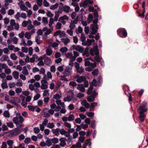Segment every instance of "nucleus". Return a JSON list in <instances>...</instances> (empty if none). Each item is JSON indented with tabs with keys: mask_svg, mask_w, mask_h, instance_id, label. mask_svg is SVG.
I'll return each mask as SVG.
<instances>
[{
	"mask_svg": "<svg viewBox=\"0 0 148 148\" xmlns=\"http://www.w3.org/2000/svg\"><path fill=\"white\" fill-rule=\"evenodd\" d=\"M147 104V103L146 102L143 103L140 105L139 108L138 110V111L140 114L139 116V119L142 122L144 121L145 117V115L143 113L146 112L147 110V108H145Z\"/></svg>",
	"mask_w": 148,
	"mask_h": 148,
	"instance_id": "1",
	"label": "nucleus"
},
{
	"mask_svg": "<svg viewBox=\"0 0 148 148\" xmlns=\"http://www.w3.org/2000/svg\"><path fill=\"white\" fill-rule=\"evenodd\" d=\"M16 116L12 119L13 123L16 125V126L23 123L24 120L20 113L17 112L16 114Z\"/></svg>",
	"mask_w": 148,
	"mask_h": 148,
	"instance_id": "2",
	"label": "nucleus"
},
{
	"mask_svg": "<svg viewBox=\"0 0 148 148\" xmlns=\"http://www.w3.org/2000/svg\"><path fill=\"white\" fill-rule=\"evenodd\" d=\"M54 112V110L52 109H49L45 108L43 110L42 114L44 117L46 118H48L50 117V114L53 115Z\"/></svg>",
	"mask_w": 148,
	"mask_h": 148,
	"instance_id": "3",
	"label": "nucleus"
},
{
	"mask_svg": "<svg viewBox=\"0 0 148 148\" xmlns=\"http://www.w3.org/2000/svg\"><path fill=\"white\" fill-rule=\"evenodd\" d=\"M98 21V18H96L93 21V24H92L90 26V29L92 30V33L95 34L97 32L98 29L97 23Z\"/></svg>",
	"mask_w": 148,
	"mask_h": 148,
	"instance_id": "4",
	"label": "nucleus"
},
{
	"mask_svg": "<svg viewBox=\"0 0 148 148\" xmlns=\"http://www.w3.org/2000/svg\"><path fill=\"white\" fill-rule=\"evenodd\" d=\"M100 84L96 79H93L92 82H91L90 84V87L87 91V93L88 95H90L93 89V86H99Z\"/></svg>",
	"mask_w": 148,
	"mask_h": 148,
	"instance_id": "5",
	"label": "nucleus"
},
{
	"mask_svg": "<svg viewBox=\"0 0 148 148\" xmlns=\"http://www.w3.org/2000/svg\"><path fill=\"white\" fill-rule=\"evenodd\" d=\"M63 75L65 76H68L72 73V67L69 66H66L63 72Z\"/></svg>",
	"mask_w": 148,
	"mask_h": 148,
	"instance_id": "6",
	"label": "nucleus"
},
{
	"mask_svg": "<svg viewBox=\"0 0 148 148\" xmlns=\"http://www.w3.org/2000/svg\"><path fill=\"white\" fill-rule=\"evenodd\" d=\"M74 65L77 73L81 74L84 72V68L82 66H80L79 64L78 63L75 62Z\"/></svg>",
	"mask_w": 148,
	"mask_h": 148,
	"instance_id": "7",
	"label": "nucleus"
},
{
	"mask_svg": "<svg viewBox=\"0 0 148 148\" xmlns=\"http://www.w3.org/2000/svg\"><path fill=\"white\" fill-rule=\"evenodd\" d=\"M70 49L71 50H76L81 53L83 52L84 51V48L79 45H72L70 47Z\"/></svg>",
	"mask_w": 148,
	"mask_h": 148,
	"instance_id": "8",
	"label": "nucleus"
},
{
	"mask_svg": "<svg viewBox=\"0 0 148 148\" xmlns=\"http://www.w3.org/2000/svg\"><path fill=\"white\" fill-rule=\"evenodd\" d=\"M75 119L74 116L72 114H70L68 117L64 116L62 118V120L64 122H66L67 121H72L74 120Z\"/></svg>",
	"mask_w": 148,
	"mask_h": 148,
	"instance_id": "9",
	"label": "nucleus"
},
{
	"mask_svg": "<svg viewBox=\"0 0 148 148\" xmlns=\"http://www.w3.org/2000/svg\"><path fill=\"white\" fill-rule=\"evenodd\" d=\"M90 53L92 56H97L99 54V51L97 46L91 48L90 49Z\"/></svg>",
	"mask_w": 148,
	"mask_h": 148,
	"instance_id": "10",
	"label": "nucleus"
},
{
	"mask_svg": "<svg viewBox=\"0 0 148 148\" xmlns=\"http://www.w3.org/2000/svg\"><path fill=\"white\" fill-rule=\"evenodd\" d=\"M91 94H92V95L87 98L88 101L89 102L94 101L95 100V97L98 95V93L95 91H92Z\"/></svg>",
	"mask_w": 148,
	"mask_h": 148,
	"instance_id": "11",
	"label": "nucleus"
},
{
	"mask_svg": "<svg viewBox=\"0 0 148 148\" xmlns=\"http://www.w3.org/2000/svg\"><path fill=\"white\" fill-rule=\"evenodd\" d=\"M67 95L70 97L72 101H77L75 96L72 90H70L67 93Z\"/></svg>",
	"mask_w": 148,
	"mask_h": 148,
	"instance_id": "12",
	"label": "nucleus"
},
{
	"mask_svg": "<svg viewBox=\"0 0 148 148\" xmlns=\"http://www.w3.org/2000/svg\"><path fill=\"white\" fill-rule=\"evenodd\" d=\"M117 33L120 36V34H122L124 37H125L127 35V33L125 29L123 28H121L118 29L117 30Z\"/></svg>",
	"mask_w": 148,
	"mask_h": 148,
	"instance_id": "13",
	"label": "nucleus"
},
{
	"mask_svg": "<svg viewBox=\"0 0 148 148\" xmlns=\"http://www.w3.org/2000/svg\"><path fill=\"white\" fill-rule=\"evenodd\" d=\"M48 122V120L47 119H45L42 121V124L40 125V130L43 131L44 129V127L47 126Z\"/></svg>",
	"mask_w": 148,
	"mask_h": 148,
	"instance_id": "14",
	"label": "nucleus"
},
{
	"mask_svg": "<svg viewBox=\"0 0 148 148\" xmlns=\"http://www.w3.org/2000/svg\"><path fill=\"white\" fill-rule=\"evenodd\" d=\"M47 84V81L43 79L41 81V88L42 90L46 89L48 88Z\"/></svg>",
	"mask_w": 148,
	"mask_h": 148,
	"instance_id": "15",
	"label": "nucleus"
},
{
	"mask_svg": "<svg viewBox=\"0 0 148 148\" xmlns=\"http://www.w3.org/2000/svg\"><path fill=\"white\" fill-rule=\"evenodd\" d=\"M78 21V18H76L74 20L71 21L69 27L71 29H73L75 27V24L77 23Z\"/></svg>",
	"mask_w": 148,
	"mask_h": 148,
	"instance_id": "16",
	"label": "nucleus"
},
{
	"mask_svg": "<svg viewBox=\"0 0 148 148\" xmlns=\"http://www.w3.org/2000/svg\"><path fill=\"white\" fill-rule=\"evenodd\" d=\"M21 130L18 128H16L14 129L11 132V134L12 136H15L18 135L21 132Z\"/></svg>",
	"mask_w": 148,
	"mask_h": 148,
	"instance_id": "17",
	"label": "nucleus"
},
{
	"mask_svg": "<svg viewBox=\"0 0 148 148\" xmlns=\"http://www.w3.org/2000/svg\"><path fill=\"white\" fill-rule=\"evenodd\" d=\"M65 34L63 32H61L60 30L56 31L54 34V36H57L59 35L60 38L64 37L65 35Z\"/></svg>",
	"mask_w": 148,
	"mask_h": 148,
	"instance_id": "18",
	"label": "nucleus"
},
{
	"mask_svg": "<svg viewBox=\"0 0 148 148\" xmlns=\"http://www.w3.org/2000/svg\"><path fill=\"white\" fill-rule=\"evenodd\" d=\"M52 78V75L51 73L50 72L48 71L47 73V75L45 74L44 75L43 78L44 79L48 81L50 79H51Z\"/></svg>",
	"mask_w": 148,
	"mask_h": 148,
	"instance_id": "19",
	"label": "nucleus"
},
{
	"mask_svg": "<svg viewBox=\"0 0 148 148\" xmlns=\"http://www.w3.org/2000/svg\"><path fill=\"white\" fill-rule=\"evenodd\" d=\"M20 97L21 98L22 101L21 103V105L25 108L27 106V103L25 100V97L23 95H20Z\"/></svg>",
	"mask_w": 148,
	"mask_h": 148,
	"instance_id": "20",
	"label": "nucleus"
},
{
	"mask_svg": "<svg viewBox=\"0 0 148 148\" xmlns=\"http://www.w3.org/2000/svg\"><path fill=\"white\" fill-rule=\"evenodd\" d=\"M63 10L66 13H69L72 12L73 10L71 9L69 6L65 5L63 6Z\"/></svg>",
	"mask_w": 148,
	"mask_h": 148,
	"instance_id": "21",
	"label": "nucleus"
},
{
	"mask_svg": "<svg viewBox=\"0 0 148 148\" xmlns=\"http://www.w3.org/2000/svg\"><path fill=\"white\" fill-rule=\"evenodd\" d=\"M95 40L93 39H88L83 44V45L87 46H89L92 44V42H94Z\"/></svg>",
	"mask_w": 148,
	"mask_h": 148,
	"instance_id": "22",
	"label": "nucleus"
},
{
	"mask_svg": "<svg viewBox=\"0 0 148 148\" xmlns=\"http://www.w3.org/2000/svg\"><path fill=\"white\" fill-rule=\"evenodd\" d=\"M66 138L65 137L59 139L60 141V146L62 147H64L66 145Z\"/></svg>",
	"mask_w": 148,
	"mask_h": 148,
	"instance_id": "23",
	"label": "nucleus"
},
{
	"mask_svg": "<svg viewBox=\"0 0 148 148\" xmlns=\"http://www.w3.org/2000/svg\"><path fill=\"white\" fill-rule=\"evenodd\" d=\"M65 56L66 58H69L71 61H74V57L72 53H67L65 54Z\"/></svg>",
	"mask_w": 148,
	"mask_h": 148,
	"instance_id": "24",
	"label": "nucleus"
},
{
	"mask_svg": "<svg viewBox=\"0 0 148 148\" xmlns=\"http://www.w3.org/2000/svg\"><path fill=\"white\" fill-rule=\"evenodd\" d=\"M34 26L32 24L29 25L27 26V29L28 30L32 29L30 32L31 34L34 33L35 32L36 30L34 29Z\"/></svg>",
	"mask_w": 148,
	"mask_h": 148,
	"instance_id": "25",
	"label": "nucleus"
},
{
	"mask_svg": "<svg viewBox=\"0 0 148 148\" xmlns=\"http://www.w3.org/2000/svg\"><path fill=\"white\" fill-rule=\"evenodd\" d=\"M46 52L47 56H50L52 54L53 51L52 50L51 46H49L46 48Z\"/></svg>",
	"mask_w": 148,
	"mask_h": 148,
	"instance_id": "26",
	"label": "nucleus"
},
{
	"mask_svg": "<svg viewBox=\"0 0 148 148\" xmlns=\"http://www.w3.org/2000/svg\"><path fill=\"white\" fill-rule=\"evenodd\" d=\"M77 88L83 92H84L85 91V89L83 85L81 84H78Z\"/></svg>",
	"mask_w": 148,
	"mask_h": 148,
	"instance_id": "27",
	"label": "nucleus"
},
{
	"mask_svg": "<svg viewBox=\"0 0 148 148\" xmlns=\"http://www.w3.org/2000/svg\"><path fill=\"white\" fill-rule=\"evenodd\" d=\"M81 104L82 106H84L86 108H90V104L87 102L86 100H84L81 102Z\"/></svg>",
	"mask_w": 148,
	"mask_h": 148,
	"instance_id": "28",
	"label": "nucleus"
},
{
	"mask_svg": "<svg viewBox=\"0 0 148 148\" xmlns=\"http://www.w3.org/2000/svg\"><path fill=\"white\" fill-rule=\"evenodd\" d=\"M60 129L56 128V129H52L51 132L55 135L58 136L59 135Z\"/></svg>",
	"mask_w": 148,
	"mask_h": 148,
	"instance_id": "29",
	"label": "nucleus"
},
{
	"mask_svg": "<svg viewBox=\"0 0 148 148\" xmlns=\"http://www.w3.org/2000/svg\"><path fill=\"white\" fill-rule=\"evenodd\" d=\"M51 60L50 58L46 57L44 59V63L47 65H50L51 64Z\"/></svg>",
	"mask_w": 148,
	"mask_h": 148,
	"instance_id": "30",
	"label": "nucleus"
},
{
	"mask_svg": "<svg viewBox=\"0 0 148 148\" xmlns=\"http://www.w3.org/2000/svg\"><path fill=\"white\" fill-rule=\"evenodd\" d=\"M85 80L86 78L84 76H80L77 79L76 81L78 83H80Z\"/></svg>",
	"mask_w": 148,
	"mask_h": 148,
	"instance_id": "31",
	"label": "nucleus"
},
{
	"mask_svg": "<svg viewBox=\"0 0 148 148\" xmlns=\"http://www.w3.org/2000/svg\"><path fill=\"white\" fill-rule=\"evenodd\" d=\"M91 142L89 139L86 140L84 145V147L83 148H90V146L91 145Z\"/></svg>",
	"mask_w": 148,
	"mask_h": 148,
	"instance_id": "32",
	"label": "nucleus"
},
{
	"mask_svg": "<svg viewBox=\"0 0 148 148\" xmlns=\"http://www.w3.org/2000/svg\"><path fill=\"white\" fill-rule=\"evenodd\" d=\"M88 4V1L87 0H85L83 2L81 3L80 4L81 7L86 8Z\"/></svg>",
	"mask_w": 148,
	"mask_h": 148,
	"instance_id": "33",
	"label": "nucleus"
},
{
	"mask_svg": "<svg viewBox=\"0 0 148 148\" xmlns=\"http://www.w3.org/2000/svg\"><path fill=\"white\" fill-rule=\"evenodd\" d=\"M61 40L66 45L70 42V39L68 38H62L61 39Z\"/></svg>",
	"mask_w": 148,
	"mask_h": 148,
	"instance_id": "34",
	"label": "nucleus"
},
{
	"mask_svg": "<svg viewBox=\"0 0 148 148\" xmlns=\"http://www.w3.org/2000/svg\"><path fill=\"white\" fill-rule=\"evenodd\" d=\"M22 73L25 75H27L29 73L28 70L25 66H24L23 68Z\"/></svg>",
	"mask_w": 148,
	"mask_h": 148,
	"instance_id": "35",
	"label": "nucleus"
},
{
	"mask_svg": "<svg viewBox=\"0 0 148 148\" xmlns=\"http://www.w3.org/2000/svg\"><path fill=\"white\" fill-rule=\"evenodd\" d=\"M19 73L18 72L14 71L12 72V75L15 79H17L19 77Z\"/></svg>",
	"mask_w": 148,
	"mask_h": 148,
	"instance_id": "36",
	"label": "nucleus"
},
{
	"mask_svg": "<svg viewBox=\"0 0 148 148\" xmlns=\"http://www.w3.org/2000/svg\"><path fill=\"white\" fill-rule=\"evenodd\" d=\"M83 29L80 26H79L77 28H76L75 30V32L77 34H78L81 33V34L82 32Z\"/></svg>",
	"mask_w": 148,
	"mask_h": 148,
	"instance_id": "37",
	"label": "nucleus"
},
{
	"mask_svg": "<svg viewBox=\"0 0 148 148\" xmlns=\"http://www.w3.org/2000/svg\"><path fill=\"white\" fill-rule=\"evenodd\" d=\"M32 34H31L30 32H25V37L27 38L28 39H29L31 38V35Z\"/></svg>",
	"mask_w": 148,
	"mask_h": 148,
	"instance_id": "38",
	"label": "nucleus"
},
{
	"mask_svg": "<svg viewBox=\"0 0 148 148\" xmlns=\"http://www.w3.org/2000/svg\"><path fill=\"white\" fill-rule=\"evenodd\" d=\"M80 39L81 40L82 42V44L83 45L86 41V37L83 33H82L81 34Z\"/></svg>",
	"mask_w": 148,
	"mask_h": 148,
	"instance_id": "39",
	"label": "nucleus"
},
{
	"mask_svg": "<svg viewBox=\"0 0 148 148\" xmlns=\"http://www.w3.org/2000/svg\"><path fill=\"white\" fill-rule=\"evenodd\" d=\"M3 115L5 118H9L10 116V114L8 110H5L3 113Z\"/></svg>",
	"mask_w": 148,
	"mask_h": 148,
	"instance_id": "40",
	"label": "nucleus"
},
{
	"mask_svg": "<svg viewBox=\"0 0 148 148\" xmlns=\"http://www.w3.org/2000/svg\"><path fill=\"white\" fill-rule=\"evenodd\" d=\"M0 67L2 70H5L6 68H8V66L7 65L4 63H0Z\"/></svg>",
	"mask_w": 148,
	"mask_h": 148,
	"instance_id": "41",
	"label": "nucleus"
},
{
	"mask_svg": "<svg viewBox=\"0 0 148 148\" xmlns=\"http://www.w3.org/2000/svg\"><path fill=\"white\" fill-rule=\"evenodd\" d=\"M15 91L18 95L22 92V89L21 88L19 87L16 88Z\"/></svg>",
	"mask_w": 148,
	"mask_h": 148,
	"instance_id": "42",
	"label": "nucleus"
},
{
	"mask_svg": "<svg viewBox=\"0 0 148 148\" xmlns=\"http://www.w3.org/2000/svg\"><path fill=\"white\" fill-rule=\"evenodd\" d=\"M86 134V132L84 131H80L79 132V137H85V136Z\"/></svg>",
	"mask_w": 148,
	"mask_h": 148,
	"instance_id": "43",
	"label": "nucleus"
},
{
	"mask_svg": "<svg viewBox=\"0 0 148 148\" xmlns=\"http://www.w3.org/2000/svg\"><path fill=\"white\" fill-rule=\"evenodd\" d=\"M59 4L58 3H56L54 5H52L50 7V9L51 10H53L57 8Z\"/></svg>",
	"mask_w": 148,
	"mask_h": 148,
	"instance_id": "44",
	"label": "nucleus"
},
{
	"mask_svg": "<svg viewBox=\"0 0 148 148\" xmlns=\"http://www.w3.org/2000/svg\"><path fill=\"white\" fill-rule=\"evenodd\" d=\"M55 125L53 123H48L47 125V127L50 129H53Z\"/></svg>",
	"mask_w": 148,
	"mask_h": 148,
	"instance_id": "45",
	"label": "nucleus"
},
{
	"mask_svg": "<svg viewBox=\"0 0 148 148\" xmlns=\"http://www.w3.org/2000/svg\"><path fill=\"white\" fill-rule=\"evenodd\" d=\"M90 59L89 58L85 59V65L86 66H90L91 62L89 61V60Z\"/></svg>",
	"mask_w": 148,
	"mask_h": 148,
	"instance_id": "46",
	"label": "nucleus"
},
{
	"mask_svg": "<svg viewBox=\"0 0 148 148\" xmlns=\"http://www.w3.org/2000/svg\"><path fill=\"white\" fill-rule=\"evenodd\" d=\"M20 7L21 10L23 11H26L28 10V8H27L25 5L23 4L21 5L20 6Z\"/></svg>",
	"mask_w": 148,
	"mask_h": 148,
	"instance_id": "47",
	"label": "nucleus"
},
{
	"mask_svg": "<svg viewBox=\"0 0 148 148\" xmlns=\"http://www.w3.org/2000/svg\"><path fill=\"white\" fill-rule=\"evenodd\" d=\"M95 60L98 62H102L103 60V59L102 58H100L97 56H96L95 57Z\"/></svg>",
	"mask_w": 148,
	"mask_h": 148,
	"instance_id": "48",
	"label": "nucleus"
},
{
	"mask_svg": "<svg viewBox=\"0 0 148 148\" xmlns=\"http://www.w3.org/2000/svg\"><path fill=\"white\" fill-rule=\"evenodd\" d=\"M82 145L80 143H77L75 145H73L70 148H81Z\"/></svg>",
	"mask_w": 148,
	"mask_h": 148,
	"instance_id": "49",
	"label": "nucleus"
},
{
	"mask_svg": "<svg viewBox=\"0 0 148 148\" xmlns=\"http://www.w3.org/2000/svg\"><path fill=\"white\" fill-rule=\"evenodd\" d=\"M49 90H45L43 91V96L44 97H46L47 96H49Z\"/></svg>",
	"mask_w": 148,
	"mask_h": 148,
	"instance_id": "50",
	"label": "nucleus"
},
{
	"mask_svg": "<svg viewBox=\"0 0 148 148\" xmlns=\"http://www.w3.org/2000/svg\"><path fill=\"white\" fill-rule=\"evenodd\" d=\"M68 49L66 47H63L60 49V51L63 53H66L68 51Z\"/></svg>",
	"mask_w": 148,
	"mask_h": 148,
	"instance_id": "51",
	"label": "nucleus"
},
{
	"mask_svg": "<svg viewBox=\"0 0 148 148\" xmlns=\"http://www.w3.org/2000/svg\"><path fill=\"white\" fill-rule=\"evenodd\" d=\"M61 97V95H60L58 93L56 94L53 96L54 98L56 100H58L60 99Z\"/></svg>",
	"mask_w": 148,
	"mask_h": 148,
	"instance_id": "52",
	"label": "nucleus"
},
{
	"mask_svg": "<svg viewBox=\"0 0 148 148\" xmlns=\"http://www.w3.org/2000/svg\"><path fill=\"white\" fill-rule=\"evenodd\" d=\"M73 57L74 60H75L77 57L79 56V53L78 52H77L76 51H73Z\"/></svg>",
	"mask_w": 148,
	"mask_h": 148,
	"instance_id": "53",
	"label": "nucleus"
},
{
	"mask_svg": "<svg viewBox=\"0 0 148 148\" xmlns=\"http://www.w3.org/2000/svg\"><path fill=\"white\" fill-rule=\"evenodd\" d=\"M68 138L67 139H66V142H67V144L69 145L73 139L72 136Z\"/></svg>",
	"mask_w": 148,
	"mask_h": 148,
	"instance_id": "54",
	"label": "nucleus"
},
{
	"mask_svg": "<svg viewBox=\"0 0 148 148\" xmlns=\"http://www.w3.org/2000/svg\"><path fill=\"white\" fill-rule=\"evenodd\" d=\"M93 18V16L92 14H89L88 17L87 19V21L89 23H90V22H91Z\"/></svg>",
	"mask_w": 148,
	"mask_h": 148,
	"instance_id": "55",
	"label": "nucleus"
},
{
	"mask_svg": "<svg viewBox=\"0 0 148 148\" xmlns=\"http://www.w3.org/2000/svg\"><path fill=\"white\" fill-rule=\"evenodd\" d=\"M42 22L44 25L47 24L48 21L47 18V17H43L42 19Z\"/></svg>",
	"mask_w": 148,
	"mask_h": 148,
	"instance_id": "56",
	"label": "nucleus"
},
{
	"mask_svg": "<svg viewBox=\"0 0 148 148\" xmlns=\"http://www.w3.org/2000/svg\"><path fill=\"white\" fill-rule=\"evenodd\" d=\"M6 142L9 147L12 146L13 143V142L12 140H7Z\"/></svg>",
	"mask_w": 148,
	"mask_h": 148,
	"instance_id": "57",
	"label": "nucleus"
},
{
	"mask_svg": "<svg viewBox=\"0 0 148 148\" xmlns=\"http://www.w3.org/2000/svg\"><path fill=\"white\" fill-rule=\"evenodd\" d=\"M1 86L3 89H5L8 87L7 84L6 82H3L1 84Z\"/></svg>",
	"mask_w": 148,
	"mask_h": 148,
	"instance_id": "58",
	"label": "nucleus"
},
{
	"mask_svg": "<svg viewBox=\"0 0 148 148\" xmlns=\"http://www.w3.org/2000/svg\"><path fill=\"white\" fill-rule=\"evenodd\" d=\"M72 101L70 97L67 95V96L63 98V101L64 102H70Z\"/></svg>",
	"mask_w": 148,
	"mask_h": 148,
	"instance_id": "59",
	"label": "nucleus"
},
{
	"mask_svg": "<svg viewBox=\"0 0 148 148\" xmlns=\"http://www.w3.org/2000/svg\"><path fill=\"white\" fill-rule=\"evenodd\" d=\"M85 139V137H79L78 139V142L77 143H80L81 144V143L84 142Z\"/></svg>",
	"mask_w": 148,
	"mask_h": 148,
	"instance_id": "60",
	"label": "nucleus"
},
{
	"mask_svg": "<svg viewBox=\"0 0 148 148\" xmlns=\"http://www.w3.org/2000/svg\"><path fill=\"white\" fill-rule=\"evenodd\" d=\"M6 124L10 128H12L14 127V125L12 122H7Z\"/></svg>",
	"mask_w": 148,
	"mask_h": 148,
	"instance_id": "61",
	"label": "nucleus"
},
{
	"mask_svg": "<svg viewBox=\"0 0 148 148\" xmlns=\"http://www.w3.org/2000/svg\"><path fill=\"white\" fill-rule=\"evenodd\" d=\"M35 40L38 44H39L42 42V41L40 40V38L38 36H37L36 37Z\"/></svg>",
	"mask_w": 148,
	"mask_h": 148,
	"instance_id": "62",
	"label": "nucleus"
},
{
	"mask_svg": "<svg viewBox=\"0 0 148 148\" xmlns=\"http://www.w3.org/2000/svg\"><path fill=\"white\" fill-rule=\"evenodd\" d=\"M10 57L13 60H16L17 58V56L14 53H12L11 54Z\"/></svg>",
	"mask_w": 148,
	"mask_h": 148,
	"instance_id": "63",
	"label": "nucleus"
},
{
	"mask_svg": "<svg viewBox=\"0 0 148 148\" xmlns=\"http://www.w3.org/2000/svg\"><path fill=\"white\" fill-rule=\"evenodd\" d=\"M81 126L82 128L83 129H86L88 127V125L85 123H84L82 122L81 124Z\"/></svg>",
	"mask_w": 148,
	"mask_h": 148,
	"instance_id": "64",
	"label": "nucleus"
}]
</instances>
